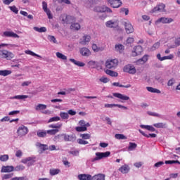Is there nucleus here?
Segmentation results:
<instances>
[{"instance_id":"f257e3e1","label":"nucleus","mask_w":180,"mask_h":180,"mask_svg":"<svg viewBox=\"0 0 180 180\" xmlns=\"http://www.w3.org/2000/svg\"><path fill=\"white\" fill-rule=\"evenodd\" d=\"M63 127V124L58 123L56 124H52L49 125V129H49L47 130L48 134H50V136H56L58 131H60V129Z\"/></svg>"},{"instance_id":"f03ea898","label":"nucleus","mask_w":180,"mask_h":180,"mask_svg":"<svg viewBox=\"0 0 180 180\" xmlns=\"http://www.w3.org/2000/svg\"><path fill=\"white\" fill-rule=\"evenodd\" d=\"M119 64L117 59H108L105 61V66L107 70H115Z\"/></svg>"},{"instance_id":"7ed1b4c3","label":"nucleus","mask_w":180,"mask_h":180,"mask_svg":"<svg viewBox=\"0 0 180 180\" xmlns=\"http://www.w3.org/2000/svg\"><path fill=\"white\" fill-rule=\"evenodd\" d=\"M15 54L13 53L3 49L0 50V58H6V60H12V58H14Z\"/></svg>"},{"instance_id":"20e7f679","label":"nucleus","mask_w":180,"mask_h":180,"mask_svg":"<svg viewBox=\"0 0 180 180\" xmlns=\"http://www.w3.org/2000/svg\"><path fill=\"white\" fill-rule=\"evenodd\" d=\"M60 19L62 20L63 23H66L67 25H70V23L75 22V18L71 15H68L67 14H62Z\"/></svg>"},{"instance_id":"39448f33","label":"nucleus","mask_w":180,"mask_h":180,"mask_svg":"<svg viewBox=\"0 0 180 180\" xmlns=\"http://www.w3.org/2000/svg\"><path fill=\"white\" fill-rule=\"evenodd\" d=\"M94 12H98V13H104V12H108V13H112V9L106 6H98L94 8Z\"/></svg>"},{"instance_id":"423d86ee","label":"nucleus","mask_w":180,"mask_h":180,"mask_svg":"<svg viewBox=\"0 0 180 180\" xmlns=\"http://www.w3.org/2000/svg\"><path fill=\"white\" fill-rule=\"evenodd\" d=\"M122 23L124 25L125 31L127 34H130V33H133V32H134V28L129 20H124L122 21Z\"/></svg>"},{"instance_id":"0eeeda50","label":"nucleus","mask_w":180,"mask_h":180,"mask_svg":"<svg viewBox=\"0 0 180 180\" xmlns=\"http://www.w3.org/2000/svg\"><path fill=\"white\" fill-rule=\"evenodd\" d=\"M29 133V129L25 125H21L17 129V134L19 137H23Z\"/></svg>"},{"instance_id":"6e6552de","label":"nucleus","mask_w":180,"mask_h":180,"mask_svg":"<svg viewBox=\"0 0 180 180\" xmlns=\"http://www.w3.org/2000/svg\"><path fill=\"white\" fill-rule=\"evenodd\" d=\"M124 72H128V74L134 75L136 72V67L133 65H127L123 68Z\"/></svg>"},{"instance_id":"1a4fd4ad","label":"nucleus","mask_w":180,"mask_h":180,"mask_svg":"<svg viewBox=\"0 0 180 180\" xmlns=\"http://www.w3.org/2000/svg\"><path fill=\"white\" fill-rule=\"evenodd\" d=\"M106 27L114 28L119 27V20H110L105 22Z\"/></svg>"},{"instance_id":"9d476101","label":"nucleus","mask_w":180,"mask_h":180,"mask_svg":"<svg viewBox=\"0 0 180 180\" xmlns=\"http://www.w3.org/2000/svg\"><path fill=\"white\" fill-rule=\"evenodd\" d=\"M172 22H174V19L172 18L162 17L155 21V24L156 25H158V23L167 24V23H172Z\"/></svg>"},{"instance_id":"9b49d317","label":"nucleus","mask_w":180,"mask_h":180,"mask_svg":"<svg viewBox=\"0 0 180 180\" xmlns=\"http://www.w3.org/2000/svg\"><path fill=\"white\" fill-rule=\"evenodd\" d=\"M42 9L46 12L49 19H53V14H51V11L47 7V3L46 1L42 2Z\"/></svg>"},{"instance_id":"f8f14e48","label":"nucleus","mask_w":180,"mask_h":180,"mask_svg":"<svg viewBox=\"0 0 180 180\" xmlns=\"http://www.w3.org/2000/svg\"><path fill=\"white\" fill-rule=\"evenodd\" d=\"M96 157L94 158L95 161H98V160H102V158H106V157H109L110 155V152L105 153H96Z\"/></svg>"},{"instance_id":"ddd939ff","label":"nucleus","mask_w":180,"mask_h":180,"mask_svg":"<svg viewBox=\"0 0 180 180\" xmlns=\"http://www.w3.org/2000/svg\"><path fill=\"white\" fill-rule=\"evenodd\" d=\"M89 41H91V36L84 35L82 37V38L80 39L79 43L82 46H86V44H88V43H89Z\"/></svg>"},{"instance_id":"4468645a","label":"nucleus","mask_w":180,"mask_h":180,"mask_svg":"<svg viewBox=\"0 0 180 180\" xmlns=\"http://www.w3.org/2000/svg\"><path fill=\"white\" fill-rule=\"evenodd\" d=\"M141 53H143V47H141L140 45H138L134 48L132 56L133 57H136V56H140Z\"/></svg>"},{"instance_id":"2eb2a0df","label":"nucleus","mask_w":180,"mask_h":180,"mask_svg":"<svg viewBox=\"0 0 180 180\" xmlns=\"http://www.w3.org/2000/svg\"><path fill=\"white\" fill-rule=\"evenodd\" d=\"M112 8H120L122 6V1L120 0H107Z\"/></svg>"},{"instance_id":"dca6fc26","label":"nucleus","mask_w":180,"mask_h":180,"mask_svg":"<svg viewBox=\"0 0 180 180\" xmlns=\"http://www.w3.org/2000/svg\"><path fill=\"white\" fill-rule=\"evenodd\" d=\"M22 164H27L28 167L33 165L34 164V158L32 157H28L25 159L21 160Z\"/></svg>"},{"instance_id":"f3484780","label":"nucleus","mask_w":180,"mask_h":180,"mask_svg":"<svg viewBox=\"0 0 180 180\" xmlns=\"http://www.w3.org/2000/svg\"><path fill=\"white\" fill-rule=\"evenodd\" d=\"M3 36L4 37H13L14 39H19V35H18V34L11 31H5L3 33Z\"/></svg>"},{"instance_id":"a211bd4d","label":"nucleus","mask_w":180,"mask_h":180,"mask_svg":"<svg viewBox=\"0 0 180 180\" xmlns=\"http://www.w3.org/2000/svg\"><path fill=\"white\" fill-rule=\"evenodd\" d=\"M79 53L83 57H89V56H91V51L86 47L81 48Z\"/></svg>"},{"instance_id":"6ab92c4d","label":"nucleus","mask_w":180,"mask_h":180,"mask_svg":"<svg viewBox=\"0 0 180 180\" xmlns=\"http://www.w3.org/2000/svg\"><path fill=\"white\" fill-rule=\"evenodd\" d=\"M165 11V4H160L158 6H156L153 10L152 11L153 13L155 12H164Z\"/></svg>"},{"instance_id":"aec40b11","label":"nucleus","mask_w":180,"mask_h":180,"mask_svg":"<svg viewBox=\"0 0 180 180\" xmlns=\"http://www.w3.org/2000/svg\"><path fill=\"white\" fill-rule=\"evenodd\" d=\"M118 171H120V172L122 174H129L130 171V167H129L128 165H124L118 169Z\"/></svg>"},{"instance_id":"412c9836","label":"nucleus","mask_w":180,"mask_h":180,"mask_svg":"<svg viewBox=\"0 0 180 180\" xmlns=\"http://www.w3.org/2000/svg\"><path fill=\"white\" fill-rule=\"evenodd\" d=\"M112 95L115 98H118V99H121V101H129V99H130V97L120 93H113Z\"/></svg>"},{"instance_id":"4be33fe9","label":"nucleus","mask_w":180,"mask_h":180,"mask_svg":"<svg viewBox=\"0 0 180 180\" xmlns=\"http://www.w3.org/2000/svg\"><path fill=\"white\" fill-rule=\"evenodd\" d=\"M157 58L160 61H164L165 60H172V58H174V55L173 54H170V55H169L167 56L161 57V54L160 53H158L157 54Z\"/></svg>"},{"instance_id":"5701e85b","label":"nucleus","mask_w":180,"mask_h":180,"mask_svg":"<svg viewBox=\"0 0 180 180\" xmlns=\"http://www.w3.org/2000/svg\"><path fill=\"white\" fill-rule=\"evenodd\" d=\"M15 167L13 166H2L1 172H13Z\"/></svg>"},{"instance_id":"b1692460","label":"nucleus","mask_w":180,"mask_h":180,"mask_svg":"<svg viewBox=\"0 0 180 180\" xmlns=\"http://www.w3.org/2000/svg\"><path fill=\"white\" fill-rule=\"evenodd\" d=\"M60 136L63 137L65 141H74V140H75L74 135H68L65 134H63Z\"/></svg>"},{"instance_id":"393cba45","label":"nucleus","mask_w":180,"mask_h":180,"mask_svg":"<svg viewBox=\"0 0 180 180\" xmlns=\"http://www.w3.org/2000/svg\"><path fill=\"white\" fill-rule=\"evenodd\" d=\"M77 178L79 180H91L92 176H91L90 174H79L77 176Z\"/></svg>"},{"instance_id":"a878e982","label":"nucleus","mask_w":180,"mask_h":180,"mask_svg":"<svg viewBox=\"0 0 180 180\" xmlns=\"http://www.w3.org/2000/svg\"><path fill=\"white\" fill-rule=\"evenodd\" d=\"M105 176L103 174H95L91 177V180H105Z\"/></svg>"},{"instance_id":"bb28decb","label":"nucleus","mask_w":180,"mask_h":180,"mask_svg":"<svg viewBox=\"0 0 180 180\" xmlns=\"http://www.w3.org/2000/svg\"><path fill=\"white\" fill-rule=\"evenodd\" d=\"M47 131L46 130H39L37 131V136L40 138L47 137Z\"/></svg>"},{"instance_id":"cd10ccee","label":"nucleus","mask_w":180,"mask_h":180,"mask_svg":"<svg viewBox=\"0 0 180 180\" xmlns=\"http://www.w3.org/2000/svg\"><path fill=\"white\" fill-rule=\"evenodd\" d=\"M69 61H70L71 63H73V64H75V65H77V67H85V63L80 61H77L74 58L69 59Z\"/></svg>"},{"instance_id":"c85d7f7f","label":"nucleus","mask_w":180,"mask_h":180,"mask_svg":"<svg viewBox=\"0 0 180 180\" xmlns=\"http://www.w3.org/2000/svg\"><path fill=\"white\" fill-rule=\"evenodd\" d=\"M154 127H156V129H167V123L164 122H158L153 124Z\"/></svg>"},{"instance_id":"c756f323","label":"nucleus","mask_w":180,"mask_h":180,"mask_svg":"<svg viewBox=\"0 0 180 180\" xmlns=\"http://www.w3.org/2000/svg\"><path fill=\"white\" fill-rule=\"evenodd\" d=\"M139 133H141V134H142V136H144V137H151L152 139H155V137H157V134H147L146 133H144V131H143V130L141 129H139Z\"/></svg>"},{"instance_id":"7c9ffc66","label":"nucleus","mask_w":180,"mask_h":180,"mask_svg":"<svg viewBox=\"0 0 180 180\" xmlns=\"http://www.w3.org/2000/svg\"><path fill=\"white\" fill-rule=\"evenodd\" d=\"M33 29L35 32H38L39 33H46V32H47L46 27H41L40 28H39V27H34Z\"/></svg>"},{"instance_id":"2f4dec72","label":"nucleus","mask_w":180,"mask_h":180,"mask_svg":"<svg viewBox=\"0 0 180 180\" xmlns=\"http://www.w3.org/2000/svg\"><path fill=\"white\" fill-rule=\"evenodd\" d=\"M105 74H107V75H110V77H117V75H119V74L115 71L110 70L109 69H107L105 71Z\"/></svg>"},{"instance_id":"473e14b6","label":"nucleus","mask_w":180,"mask_h":180,"mask_svg":"<svg viewBox=\"0 0 180 180\" xmlns=\"http://www.w3.org/2000/svg\"><path fill=\"white\" fill-rule=\"evenodd\" d=\"M27 98H29V96L27 95H18V96L11 97V99H18L20 101H22L23 99H27Z\"/></svg>"},{"instance_id":"72a5a7b5","label":"nucleus","mask_w":180,"mask_h":180,"mask_svg":"<svg viewBox=\"0 0 180 180\" xmlns=\"http://www.w3.org/2000/svg\"><path fill=\"white\" fill-rule=\"evenodd\" d=\"M146 89L148 92H152L153 94H161V91L153 87L148 86Z\"/></svg>"},{"instance_id":"f704fd0d","label":"nucleus","mask_w":180,"mask_h":180,"mask_svg":"<svg viewBox=\"0 0 180 180\" xmlns=\"http://www.w3.org/2000/svg\"><path fill=\"white\" fill-rule=\"evenodd\" d=\"M70 29L72 30H79L81 29V25H79V23L72 22V25H70Z\"/></svg>"},{"instance_id":"c9c22d12","label":"nucleus","mask_w":180,"mask_h":180,"mask_svg":"<svg viewBox=\"0 0 180 180\" xmlns=\"http://www.w3.org/2000/svg\"><path fill=\"white\" fill-rule=\"evenodd\" d=\"M36 146L37 147H39L40 150H42V151H46V150H49V146L47 145L37 143Z\"/></svg>"},{"instance_id":"e433bc0d","label":"nucleus","mask_w":180,"mask_h":180,"mask_svg":"<svg viewBox=\"0 0 180 180\" xmlns=\"http://www.w3.org/2000/svg\"><path fill=\"white\" fill-rule=\"evenodd\" d=\"M60 169H51L49 170V174L50 175H51L52 176H54V175H58V174H60Z\"/></svg>"},{"instance_id":"4c0bfd02","label":"nucleus","mask_w":180,"mask_h":180,"mask_svg":"<svg viewBox=\"0 0 180 180\" xmlns=\"http://www.w3.org/2000/svg\"><path fill=\"white\" fill-rule=\"evenodd\" d=\"M11 74H12L11 70H0V75L2 77H8V75H11Z\"/></svg>"},{"instance_id":"58836bf2","label":"nucleus","mask_w":180,"mask_h":180,"mask_svg":"<svg viewBox=\"0 0 180 180\" xmlns=\"http://www.w3.org/2000/svg\"><path fill=\"white\" fill-rule=\"evenodd\" d=\"M45 109H47V105L44 104H38L35 107V110H44Z\"/></svg>"},{"instance_id":"ea45409f","label":"nucleus","mask_w":180,"mask_h":180,"mask_svg":"<svg viewBox=\"0 0 180 180\" xmlns=\"http://www.w3.org/2000/svg\"><path fill=\"white\" fill-rule=\"evenodd\" d=\"M26 167L23 166V165H18L15 167H14V171L19 172L20 171H25Z\"/></svg>"},{"instance_id":"a19ab883","label":"nucleus","mask_w":180,"mask_h":180,"mask_svg":"<svg viewBox=\"0 0 180 180\" xmlns=\"http://www.w3.org/2000/svg\"><path fill=\"white\" fill-rule=\"evenodd\" d=\"M112 85L114 86H119L120 88H131V84H127V85L124 86L123 84H120L119 82H114L112 84Z\"/></svg>"},{"instance_id":"79ce46f5","label":"nucleus","mask_w":180,"mask_h":180,"mask_svg":"<svg viewBox=\"0 0 180 180\" xmlns=\"http://www.w3.org/2000/svg\"><path fill=\"white\" fill-rule=\"evenodd\" d=\"M115 51H119L120 53H122V51L124 50V46H123L122 44H117L115 45Z\"/></svg>"},{"instance_id":"37998d69","label":"nucleus","mask_w":180,"mask_h":180,"mask_svg":"<svg viewBox=\"0 0 180 180\" xmlns=\"http://www.w3.org/2000/svg\"><path fill=\"white\" fill-rule=\"evenodd\" d=\"M60 117L61 119H63V120H65L70 118V115H68V112H60Z\"/></svg>"},{"instance_id":"c03bdc74","label":"nucleus","mask_w":180,"mask_h":180,"mask_svg":"<svg viewBox=\"0 0 180 180\" xmlns=\"http://www.w3.org/2000/svg\"><path fill=\"white\" fill-rule=\"evenodd\" d=\"M160 43L158 41L155 43L150 48V51H155V50L160 49Z\"/></svg>"},{"instance_id":"a18cd8bd","label":"nucleus","mask_w":180,"mask_h":180,"mask_svg":"<svg viewBox=\"0 0 180 180\" xmlns=\"http://www.w3.org/2000/svg\"><path fill=\"white\" fill-rule=\"evenodd\" d=\"M115 139H117V140H127V137H126V136L122 134H117L115 135Z\"/></svg>"},{"instance_id":"49530a36","label":"nucleus","mask_w":180,"mask_h":180,"mask_svg":"<svg viewBox=\"0 0 180 180\" xmlns=\"http://www.w3.org/2000/svg\"><path fill=\"white\" fill-rule=\"evenodd\" d=\"M148 61V56L145 55L142 58L138 60V63H141V64H146Z\"/></svg>"},{"instance_id":"de8ad7c7","label":"nucleus","mask_w":180,"mask_h":180,"mask_svg":"<svg viewBox=\"0 0 180 180\" xmlns=\"http://www.w3.org/2000/svg\"><path fill=\"white\" fill-rule=\"evenodd\" d=\"M137 148V144L136 143L129 142V146L128 147V150L129 151H133V150Z\"/></svg>"},{"instance_id":"09e8293b","label":"nucleus","mask_w":180,"mask_h":180,"mask_svg":"<svg viewBox=\"0 0 180 180\" xmlns=\"http://www.w3.org/2000/svg\"><path fill=\"white\" fill-rule=\"evenodd\" d=\"M9 160V155H0V161L2 162H5Z\"/></svg>"},{"instance_id":"8fccbe9b","label":"nucleus","mask_w":180,"mask_h":180,"mask_svg":"<svg viewBox=\"0 0 180 180\" xmlns=\"http://www.w3.org/2000/svg\"><path fill=\"white\" fill-rule=\"evenodd\" d=\"M60 120L61 119L58 116L53 117L49 120L48 123H53V122H60Z\"/></svg>"},{"instance_id":"3c124183","label":"nucleus","mask_w":180,"mask_h":180,"mask_svg":"<svg viewBox=\"0 0 180 180\" xmlns=\"http://www.w3.org/2000/svg\"><path fill=\"white\" fill-rule=\"evenodd\" d=\"M56 57L60 60H67V56L60 52L56 53Z\"/></svg>"},{"instance_id":"603ef678","label":"nucleus","mask_w":180,"mask_h":180,"mask_svg":"<svg viewBox=\"0 0 180 180\" xmlns=\"http://www.w3.org/2000/svg\"><path fill=\"white\" fill-rule=\"evenodd\" d=\"M9 9L11 11V12H13V13H15L16 15L19 13V10L15 6H9Z\"/></svg>"},{"instance_id":"864d4df0","label":"nucleus","mask_w":180,"mask_h":180,"mask_svg":"<svg viewBox=\"0 0 180 180\" xmlns=\"http://www.w3.org/2000/svg\"><path fill=\"white\" fill-rule=\"evenodd\" d=\"M25 54H28L29 56H32L33 57H40V56L34 53V52H33L30 50L25 51Z\"/></svg>"},{"instance_id":"5fc2aeb1","label":"nucleus","mask_w":180,"mask_h":180,"mask_svg":"<svg viewBox=\"0 0 180 180\" xmlns=\"http://www.w3.org/2000/svg\"><path fill=\"white\" fill-rule=\"evenodd\" d=\"M76 131H86V127H77L75 128Z\"/></svg>"},{"instance_id":"6e6d98bb","label":"nucleus","mask_w":180,"mask_h":180,"mask_svg":"<svg viewBox=\"0 0 180 180\" xmlns=\"http://www.w3.org/2000/svg\"><path fill=\"white\" fill-rule=\"evenodd\" d=\"M6 46H9L10 47H12L13 49L18 47V45H16V44H0V49L1 47H6Z\"/></svg>"},{"instance_id":"4d7b16f0","label":"nucleus","mask_w":180,"mask_h":180,"mask_svg":"<svg viewBox=\"0 0 180 180\" xmlns=\"http://www.w3.org/2000/svg\"><path fill=\"white\" fill-rule=\"evenodd\" d=\"M80 136L84 140H89V139H91V135L89 134H81Z\"/></svg>"},{"instance_id":"13d9d810","label":"nucleus","mask_w":180,"mask_h":180,"mask_svg":"<svg viewBox=\"0 0 180 180\" xmlns=\"http://www.w3.org/2000/svg\"><path fill=\"white\" fill-rule=\"evenodd\" d=\"M77 143H78V144H81L83 146H85L86 144H89V142L87 141H85V140L81 139H79L77 140Z\"/></svg>"},{"instance_id":"bf43d9fd","label":"nucleus","mask_w":180,"mask_h":180,"mask_svg":"<svg viewBox=\"0 0 180 180\" xmlns=\"http://www.w3.org/2000/svg\"><path fill=\"white\" fill-rule=\"evenodd\" d=\"M48 39L49 41H52V43H57V39H56V37L53 35H49Z\"/></svg>"},{"instance_id":"052dcab7","label":"nucleus","mask_w":180,"mask_h":180,"mask_svg":"<svg viewBox=\"0 0 180 180\" xmlns=\"http://www.w3.org/2000/svg\"><path fill=\"white\" fill-rule=\"evenodd\" d=\"M13 176V173L4 174L3 176V179H11Z\"/></svg>"},{"instance_id":"680f3d73","label":"nucleus","mask_w":180,"mask_h":180,"mask_svg":"<svg viewBox=\"0 0 180 180\" xmlns=\"http://www.w3.org/2000/svg\"><path fill=\"white\" fill-rule=\"evenodd\" d=\"M99 81L103 84H108V82H109V79H108V77H102L100 78Z\"/></svg>"},{"instance_id":"e2e57ef3","label":"nucleus","mask_w":180,"mask_h":180,"mask_svg":"<svg viewBox=\"0 0 180 180\" xmlns=\"http://www.w3.org/2000/svg\"><path fill=\"white\" fill-rule=\"evenodd\" d=\"M22 155H23V152H22V150H18L15 152V157L18 158H20Z\"/></svg>"},{"instance_id":"0e129e2a","label":"nucleus","mask_w":180,"mask_h":180,"mask_svg":"<svg viewBox=\"0 0 180 180\" xmlns=\"http://www.w3.org/2000/svg\"><path fill=\"white\" fill-rule=\"evenodd\" d=\"M162 165H164V162L160 161V162H156V163L154 165V167H155V168H160V167H161Z\"/></svg>"},{"instance_id":"69168bd1","label":"nucleus","mask_w":180,"mask_h":180,"mask_svg":"<svg viewBox=\"0 0 180 180\" xmlns=\"http://www.w3.org/2000/svg\"><path fill=\"white\" fill-rule=\"evenodd\" d=\"M32 84V81H25L21 84V86H29Z\"/></svg>"},{"instance_id":"338daca9","label":"nucleus","mask_w":180,"mask_h":180,"mask_svg":"<svg viewBox=\"0 0 180 180\" xmlns=\"http://www.w3.org/2000/svg\"><path fill=\"white\" fill-rule=\"evenodd\" d=\"M120 12L121 13H125V15H129V8H122L120 9Z\"/></svg>"},{"instance_id":"774afa93","label":"nucleus","mask_w":180,"mask_h":180,"mask_svg":"<svg viewBox=\"0 0 180 180\" xmlns=\"http://www.w3.org/2000/svg\"><path fill=\"white\" fill-rule=\"evenodd\" d=\"M11 180H26V177L25 176L14 177V178H12Z\"/></svg>"}]
</instances>
